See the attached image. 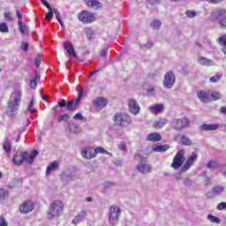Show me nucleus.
<instances>
[{
    "instance_id": "obj_49",
    "label": "nucleus",
    "mask_w": 226,
    "mask_h": 226,
    "mask_svg": "<svg viewBox=\"0 0 226 226\" xmlns=\"http://www.w3.org/2000/svg\"><path fill=\"white\" fill-rule=\"evenodd\" d=\"M73 119L76 121H84V117L82 116V113H77L74 117Z\"/></svg>"
},
{
    "instance_id": "obj_25",
    "label": "nucleus",
    "mask_w": 226,
    "mask_h": 226,
    "mask_svg": "<svg viewBox=\"0 0 226 226\" xmlns=\"http://www.w3.org/2000/svg\"><path fill=\"white\" fill-rule=\"evenodd\" d=\"M62 181L64 183H72V181H75V176H73L72 173L64 172L62 174Z\"/></svg>"
},
{
    "instance_id": "obj_2",
    "label": "nucleus",
    "mask_w": 226,
    "mask_h": 226,
    "mask_svg": "<svg viewBox=\"0 0 226 226\" xmlns=\"http://www.w3.org/2000/svg\"><path fill=\"white\" fill-rule=\"evenodd\" d=\"M63 207H64V205L61 201L55 200L47 212V219L54 220V218H58L63 213Z\"/></svg>"
},
{
    "instance_id": "obj_62",
    "label": "nucleus",
    "mask_w": 226,
    "mask_h": 226,
    "mask_svg": "<svg viewBox=\"0 0 226 226\" xmlns=\"http://www.w3.org/2000/svg\"><path fill=\"white\" fill-rule=\"evenodd\" d=\"M41 4L48 8V10H50L52 7H50V4L49 3H47V1L45 0H41Z\"/></svg>"
},
{
    "instance_id": "obj_48",
    "label": "nucleus",
    "mask_w": 226,
    "mask_h": 226,
    "mask_svg": "<svg viewBox=\"0 0 226 226\" xmlns=\"http://www.w3.org/2000/svg\"><path fill=\"white\" fill-rule=\"evenodd\" d=\"M53 13H55L56 20L61 22V13H59V11L57 9H53Z\"/></svg>"
},
{
    "instance_id": "obj_34",
    "label": "nucleus",
    "mask_w": 226,
    "mask_h": 226,
    "mask_svg": "<svg viewBox=\"0 0 226 226\" xmlns=\"http://www.w3.org/2000/svg\"><path fill=\"white\" fill-rule=\"evenodd\" d=\"M85 33L88 40H94V31L92 28H87Z\"/></svg>"
},
{
    "instance_id": "obj_40",
    "label": "nucleus",
    "mask_w": 226,
    "mask_h": 226,
    "mask_svg": "<svg viewBox=\"0 0 226 226\" xmlns=\"http://www.w3.org/2000/svg\"><path fill=\"white\" fill-rule=\"evenodd\" d=\"M152 27L153 29H160V27H162V21L158 19L154 20L152 23Z\"/></svg>"
},
{
    "instance_id": "obj_5",
    "label": "nucleus",
    "mask_w": 226,
    "mask_h": 226,
    "mask_svg": "<svg viewBox=\"0 0 226 226\" xmlns=\"http://www.w3.org/2000/svg\"><path fill=\"white\" fill-rule=\"evenodd\" d=\"M120 216H121V208L116 206L110 207L109 211V215H108L110 225H117Z\"/></svg>"
},
{
    "instance_id": "obj_58",
    "label": "nucleus",
    "mask_w": 226,
    "mask_h": 226,
    "mask_svg": "<svg viewBox=\"0 0 226 226\" xmlns=\"http://www.w3.org/2000/svg\"><path fill=\"white\" fill-rule=\"evenodd\" d=\"M34 64L37 66V68L40 66V64H41V59L40 56L35 57Z\"/></svg>"
},
{
    "instance_id": "obj_21",
    "label": "nucleus",
    "mask_w": 226,
    "mask_h": 226,
    "mask_svg": "<svg viewBox=\"0 0 226 226\" xmlns=\"http://www.w3.org/2000/svg\"><path fill=\"white\" fill-rule=\"evenodd\" d=\"M148 109L150 112H152V114H160V112H163L165 107L163 106V104H155L150 106Z\"/></svg>"
},
{
    "instance_id": "obj_18",
    "label": "nucleus",
    "mask_w": 226,
    "mask_h": 226,
    "mask_svg": "<svg viewBox=\"0 0 226 226\" xmlns=\"http://www.w3.org/2000/svg\"><path fill=\"white\" fill-rule=\"evenodd\" d=\"M88 151H90V154H91V156H88V158H96V154H98V153H102L103 154H109V152L102 147H99L95 149L89 148Z\"/></svg>"
},
{
    "instance_id": "obj_33",
    "label": "nucleus",
    "mask_w": 226,
    "mask_h": 226,
    "mask_svg": "<svg viewBox=\"0 0 226 226\" xmlns=\"http://www.w3.org/2000/svg\"><path fill=\"white\" fill-rule=\"evenodd\" d=\"M77 105H79V103H77V101H70L67 105H66V109L67 110H75V108L77 107Z\"/></svg>"
},
{
    "instance_id": "obj_51",
    "label": "nucleus",
    "mask_w": 226,
    "mask_h": 226,
    "mask_svg": "<svg viewBox=\"0 0 226 226\" xmlns=\"http://www.w3.org/2000/svg\"><path fill=\"white\" fill-rule=\"evenodd\" d=\"M0 226H8V222L3 215L0 216Z\"/></svg>"
},
{
    "instance_id": "obj_24",
    "label": "nucleus",
    "mask_w": 226,
    "mask_h": 226,
    "mask_svg": "<svg viewBox=\"0 0 226 226\" xmlns=\"http://www.w3.org/2000/svg\"><path fill=\"white\" fill-rule=\"evenodd\" d=\"M59 169V162L57 161L52 162L46 169V174L49 175L50 172H54Z\"/></svg>"
},
{
    "instance_id": "obj_1",
    "label": "nucleus",
    "mask_w": 226,
    "mask_h": 226,
    "mask_svg": "<svg viewBox=\"0 0 226 226\" xmlns=\"http://www.w3.org/2000/svg\"><path fill=\"white\" fill-rule=\"evenodd\" d=\"M39 154V152L37 150L32 151L30 154L27 152H21L19 154H17L13 156L12 161L14 165H22L24 162H26V163H33L34 162V158L37 157Z\"/></svg>"
},
{
    "instance_id": "obj_52",
    "label": "nucleus",
    "mask_w": 226,
    "mask_h": 226,
    "mask_svg": "<svg viewBox=\"0 0 226 226\" xmlns=\"http://www.w3.org/2000/svg\"><path fill=\"white\" fill-rule=\"evenodd\" d=\"M217 209L219 211H223V209H226V202H221L218 206H217Z\"/></svg>"
},
{
    "instance_id": "obj_9",
    "label": "nucleus",
    "mask_w": 226,
    "mask_h": 226,
    "mask_svg": "<svg viewBox=\"0 0 226 226\" xmlns=\"http://www.w3.org/2000/svg\"><path fill=\"white\" fill-rule=\"evenodd\" d=\"M78 19L80 20V22H83V24H91L94 22V15H93L91 12H88L87 11H82L78 14Z\"/></svg>"
},
{
    "instance_id": "obj_14",
    "label": "nucleus",
    "mask_w": 226,
    "mask_h": 226,
    "mask_svg": "<svg viewBox=\"0 0 226 226\" xmlns=\"http://www.w3.org/2000/svg\"><path fill=\"white\" fill-rule=\"evenodd\" d=\"M94 107H96V109H105L107 105L109 104V101L105 97H96L93 101Z\"/></svg>"
},
{
    "instance_id": "obj_16",
    "label": "nucleus",
    "mask_w": 226,
    "mask_h": 226,
    "mask_svg": "<svg viewBox=\"0 0 226 226\" xmlns=\"http://www.w3.org/2000/svg\"><path fill=\"white\" fill-rule=\"evenodd\" d=\"M198 64L201 66H216V63H215V61L205 56H200L198 58Z\"/></svg>"
},
{
    "instance_id": "obj_30",
    "label": "nucleus",
    "mask_w": 226,
    "mask_h": 226,
    "mask_svg": "<svg viewBox=\"0 0 226 226\" xmlns=\"http://www.w3.org/2000/svg\"><path fill=\"white\" fill-rule=\"evenodd\" d=\"M69 130L71 132V133H80L81 130H80V126H79V124H69Z\"/></svg>"
},
{
    "instance_id": "obj_7",
    "label": "nucleus",
    "mask_w": 226,
    "mask_h": 226,
    "mask_svg": "<svg viewBox=\"0 0 226 226\" xmlns=\"http://www.w3.org/2000/svg\"><path fill=\"white\" fill-rule=\"evenodd\" d=\"M185 163V150H178L171 163L172 169L177 170Z\"/></svg>"
},
{
    "instance_id": "obj_42",
    "label": "nucleus",
    "mask_w": 226,
    "mask_h": 226,
    "mask_svg": "<svg viewBox=\"0 0 226 226\" xmlns=\"http://www.w3.org/2000/svg\"><path fill=\"white\" fill-rule=\"evenodd\" d=\"M218 167V162L215 161H210L207 163V169H216Z\"/></svg>"
},
{
    "instance_id": "obj_53",
    "label": "nucleus",
    "mask_w": 226,
    "mask_h": 226,
    "mask_svg": "<svg viewBox=\"0 0 226 226\" xmlns=\"http://www.w3.org/2000/svg\"><path fill=\"white\" fill-rule=\"evenodd\" d=\"M153 47V42L152 41H147L146 44L143 46H140V49H151Z\"/></svg>"
},
{
    "instance_id": "obj_59",
    "label": "nucleus",
    "mask_w": 226,
    "mask_h": 226,
    "mask_svg": "<svg viewBox=\"0 0 226 226\" xmlns=\"http://www.w3.org/2000/svg\"><path fill=\"white\" fill-rule=\"evenodd\" d=\"M219 24L222 27H226V16H224V18L220 20Z\"/></svg>"
},
{
    "instance_id": "obj_20",
    "label": "nucleus",
    "mask_w": 226,
    "mask_h": 226,
    "mask_svg": "<svg viewBox=\"0 0 226 226\" xmlns=\"http://www.w3.org/2000/svg\"><path fill=\"white\" fill-rule=\"evenodd\" d=\"M137 169L141 174H149L151 172V165L147 163H140L137 166Z\"/></svg>"
},
{
    "instance_id": "obj_19",
    "label": "nucleus",
    "mask_w": 226,
    "mask_h": 226,
    "mask_svg": "<svg viewBox=\"0 0 226 226\" xmlns=\"http://www.w3.org/2000/svg\"><path fill=\"white\" fill-rule=\"evenodd\" d=\"M200 128L203 132H213L215 130H218L220 125L218 124H204Z\"/></svg>"
},
{
    "instance_id": "obj_64",
    "label": "nucleus",
    "mask_w": 226,
    "mask_h": 226,
    "mask_svg": "<svg viewBox=\"0 0 226 226\" xmlns=\"http://www.w3.org/2000/svg\"><path fill=\"white\" fill-rule=\"evenodd\" d=\"M149 4H160V0H147Z\"/></svg>"
},
{
    "instance_id": "obj_26",
    "label": "nucleus",
    "mask_w": 226,
    "mask_h": 226,
    "mask_svg": "<svg viewBox=\"0 0 226 226\" xmlns=\"http://www.w3.org/2000/svg\"><path fill=\"white\" fill-rule=\"evenodd\" d=\"M89 149H93V147H88L82 148V150H81L82 158H85L86 160H92V158H94V157H89V156H92Z\"/></svg>"
},
{
    "instance_id": "obj_46",
    "label": "nucleus",
    "mask_w": 226,
    "mask_h": 226,
    "mask_svg": "<svg viewBox=\"0 0 226 226\" xmlns=\"http://www.w3.org/2000/svg\"><path fill=\"white\" fill-rule=\"evenodd\" d=\"M37 77H38V76L35 75V79H32V80L30 81V87H31V89H35L36 87L38 86V83L36 82Z\"/></svg>"
},
{
    "instance_id": "obj_57",
    "label": "nucleus",
    "mask_w": 226,
    "mask_h": 226,
    "mask_svg": "<svg viewBox=\"0 0 226 226\" xmlns=\"http://www.w3.org/2000/svg\"><path fill=\"white\" fill-rule=\"evenodd\" d=\"M21 47H22V49H23V50H24L25 52H27V50H28V49H29V43H27V42H23L22 45H21Z\"/></svg>"
},
{
    "instance_id": "obj_10",
    "label": "nucleus",
    "mask_w": 226,
    "mask_h": 226,
    "mask_svg": "<svg viewBox=\"0 0 226 226\" xmlns=\"http://www.w3.org/2000/svg\"><path fill=\"white\" fill-rule=\"evenodd\" d=\"M198 156L199 155L197 154V153L192 152V154L187 158L185 164L182 166L180 171L186 172L187 170H190V168L192 167V165H193V163H195Z\"/></svg>"
},
{
    "instance_id": "obj_35",
    "label": "nucleus",
    "mask_w": 226,
    "mask_h": 226,
    "mask_svg": "<svg viewBox=\"0 0 226 226\" xmlns=\"http://www.w3.org/2000/svg\"><path fill=\"white\" fill-rule=\"evenodd\" d=\"M207 220H209V222H212V223H222V220H220V218L213 215L212 214H209L207 215Z\"/></svg>"
},
{
    "instance_id": "obj_44",
    "label": "nucleus",
    "mask_w": 226,
    "mask_h": 226,
    "mask_svg": "<svg viewBox=\"0 0 226 226\" xmlns=\"http://www.w3.org/2000/svg\"><path fill=\"white\" fill-rule=\"evenodd\" d=\"M48 10L49 12L46 14V20H52V17H54V10H52V7Z\"/></svg>"
},
{
    "instance_id": "obj_41",
    "label": "nucleus",
    "mask_w": 226,
    "mask_h": 226,
    "mask_svg": "<svg viewBox=\"0 0 226 226\" xmlns=\"http://www.w3.org/2000/svg\"><path fill=\"white\" fill-rule=\"evenodd\" d=\"M8 31H10L8 25L6 23H0V33H8Z\"/></svg>"
},
{
    "instance_id": "obj_45",
    "label": "nucleus",
    "mask_w": 226,
    "mask_h": 226,
    "mask_svg": "<svg viewBox=\"0 0 226 226\" xmlns=\"http://www.w3.org/2000/svg\"><path fill=\"white\" fill-rule=\"evenodd\" d=\"M70 119V116L64 114L58 117V123H61L62 121H68Z\"/></svg>"
},
{
    "instance_id": "obj_28",
    "label": "nucleus",
    "mask_w": 226,
    "mask_h": 226,
    "mask_svg": "<svg viewBox=\"0 0 226 226\" xmlns=\"http://www.w3.org/2000/svg\"><path fill=\"white\" fill-rule=\"evenodd\" d=\"M225 192V187L222 185H216L212 189V193L214 195H222Z\"/></svg>"
},
{
    "instance_id": "obj_37",
    "label": "nucleus",
    "mask_w": 226,
    "mask_h": 226,
    "mask_svg": "<svg viewBox=\"0 0 226 226\" xmlns=\"http://www.w3.org/2000/svg\"><path fill=\"white\" fill-rule=\"evenodd\" d=\"M221 79H222V73L218 72L210 78V82H212V84H215L216 82H220Z\"/></svg>"
},
{
    "instance_id": "obj_61",
    "label": "nucleus",
    "mask_w": 226,
    "mask_h": 226,
    "mask_svg": "<svg viewBox=\"0 0 226 226\" xmlns=\"http://www.w3.org/2000/svg\"><path fill=\"white\" fill-rule=\"evenodd\" d=\"M184 185L185 186H192V180H190L188 178L184 179Z\"/></svg>"
},
{
    "instance_id": "obj_29",
    "label": "nucleus",
    "mask_w": 226,
    "mask_h": 226,
    "mask_svg": "<svg viewBox=\"0 0 226 226\" xmlns=\"http://www.w3.org/2000/svg\"><path fill=\"white\" fill-rule=\"evenodd\" d=\"M169 147V145H158L153 147V151L155 153H165V151H168Z\"/></svg>"
},
{
    "instance_id": "obj_17",
    "label": "nucleus",
    "mask_w": 226,
    "mask_h": 226,
    "mask_svg": "<svg viewBox=\"0 0 226 226\" xmlns=\"http://www.w3.org/2000/svg\"><path fill=\"white\" fill-rule=\"evenodd\" d=\"M64 49H65L69 56H71L72 57H77V53L75 52V49L73 48V44H72V42H64Z\"/></svg>"
},
{
    "instance_id": "obj_27",
    "label": "nucleus",
    "mask_w": 226,
    "mask_h": 226,
    "mask_svg": "<svg viewBox=\"0 0 226 226\" xmlns=\"http://www.w3.org/2000/svg\"><path fill=\"white\" fill-rule=\"evenodd\" d=\"M87 5L90 6V8H100L102 7V3L96 0H85Z\"/></svg>"
},
{
    "instance_id": "obj_12",
    "label": "nucleus",
    "mask_w": 226,
    "mask_h": 226,
    "mask_svg": "<svg viewBox=\"0 0 226 226\" xmlns=\"http://www.w3.org/2000/svg\"><path fill=\"white\" fill-rule=\"evenodd\" d=\"M128 107H129V112H131V114H133V116H137V114L140 112V106L139 105V102L135 101V99L129 100Z\"/></svg>"
},
{
    "instance_id": "obj_4",
    "label": "nucleus",
    "mask_w": 226,
    "mask_h": 226,
    "mask_svg": "<svg viewBox=\"0 0 226 226\" xmlns=\"http://www.w3.org/2000/svg\"><path fill=\"white\" fill-rule=\"evenodd\" d=\"M113 119L118 126H128L132 124V117L126 113H116Z\"/></svg>"
},
{
    "instance_id": "obj_15",
    "label": "nucleus",
    "mask_w": 226,
    "mask_h": 226,
    "mask_svg": "<svg viewBox=\"0 0 226 226\" xmlns=\"http://www.w3.org/2000/svg\"><path fill=\"white\" fill-rule=\"evenodd\" d=\"M86 216H87V212L86 211V209H82L73 218V220H72L73 225H79V223H82V222H84V220H86Z\"/></svg>"
},
{
    "instance_id": "obj_55",
    "label": "nucleus",
    "mask_w": 226,
    "mask_h": 226,
    "mask_svg": "<svg viewBox=\"0 0 226 226\" xmlns=\"http://www.w3.org/2000/svg\"><path fill=\"white\" fill-rule=\"evenodd\" d=\"M207 1V3H210V4H220V3H222V1L223 0H205Z\"/></svg>"
},
{
    "instance_id": "obj_43",
    "label": "nucleus",
    "mask_w": 226,
    "mask_h": 226,
    "mask_svg": "<svg viewBox=\"0 0 226 226\" xmlns=\"http://www.w3.org/2000/svg\"><path fill=\"white\" fill-rule=\"evenodd\" d=\"M222 98V94L218 92H213L211 94V99L215 102L216 100H220Z\"/></svg>"
},
{
    "instance_id": "obj_8",
    "label": "nucleus",
    "mask_w": 226,
    "mask_h": 226,
    "mask_svg": "<svg viewBox=\"0 0 226 226\" xmlns=\"http://www.w3.org/2000/svg\"><path fill=\"white\" fill-rule=\"evenodd\" d=\"M174 84H176V76L174 72L170 71L164 75L163 87H166V89H172Z\"/></svg>"
},
{
    "instance_id": "obj_54",
    "label": "nucleus",
    "mask_w": 226,
    "mask_h": 226,
    "mask_svg": "<svg viewBox=\"0 0 226 226\" xmlns=\"http://www.w3.org/2000/svg\"><path fill=\"white\" fill-rule=\"evenodd\" d=\"M57 105H58V107H60L61 109L66 107V100L62 99L61 102H58Z\"/></svg>"
},
{
    "instance_id": "obj_63",
    "label": "nucleus",
    "mask_w": 226,
    "mask_h": 226,
    "mask_svg": "<svg viewBox=\"0 0 226 226\" xmlns=\"http://www.w3.org/2000/svg\"><path fill=\"white\" fill-rule=\"evenodd\" d=\"M4 19H5V20H12L11 13L6 12V13L4 14Z\"/></svg>"
},
{
    "instance_id": "obj_11",
    "label": "nucleus",
    "mask_w": 226,
    "mask_h": 226,
    "mask_svg": "<svg viewBox=\"0 0 226 226\" xmlns=\"http://www.w3.org/2000/svg\"><path fill=\"white\" fill-rule=\"evenodd\" d=\"M225 13H226L225 9L217 8L212 11L211 19H213L214 20H218L220 24V20H222L223 19H225Z\"/></svg>"
},
{
    "instance_id": "obj_31",
    "label": "nucleus",
    "mask_w": 226,
    "mask_h": 226,
    "mask_svg": "<svg viewBox=\"0 0 226 226\" xmlns=\"http://www.w3.org/2000/svg\"><path fill=\"white\" fill-rule=\"evenodd\" d=\"M165 124H167V119L165 118H160L159 120L154 123V128H163Z\"/></svg>"
},
{
    "instance_id": "obj_56",
    "label": "nucleus",
    "mask_w": 226,
    "mask_h": 226,
    "mask_svg": "<svg viewBox=\"0 0 226 226\" xmlns=\"http://www.w3.org/2000/svg\"><path fill=\"white\" fill-rule=\"evenodd\" d=\"M28 111L31 112V114H34V112H36V109H34V104H29Z\"/></svg>"
},
{
    "instance_id": "obj_47",
    "label": "nucleus",
    "mask_w": 226,
    "mask_h": 226,
    "mask_svg": "<svg viewBox=\"0 0 226 226\" xmlns=\"http://www.w3.org/2000/svg\"><path fill=\"white\" fill-rule=\"evenodd\" d=\"M186 16L189 17V19H193V17H197V12L195 11H187Z\"/></svg>"
},
{
    "instance_id": "obj_39",
    "label": "nucleus",
    "mask_w": 226,
    "mask_h": 226,
    "mask_svg": "<svg viewBox=\"0 0 226 226\" xmlns=\"http://www.w3.org/2000/svg\"><path fill=\"white\" fill-rule=\"evenodd\" d=\"M8 197V191L6 189H0V200H4Z\"/></svg>"
},
{
    "instance_id": "obj_3",
    "label": "nucleus",
    "mask_w": 226,
    "mask_h": 226,
    "mask_svg": "<svg viewBox=\"0 0 226 226\" xmlns=\"http://www.w3.org/2000/svg\"><path fill=\"white\" fill-rule=\"evenodd\" d=\"M20 100H22V91L16 90L11 93L10 101H9V110L11 112H15V110H19V107L20 106Z\"/></svg>"
},
{
    "instance_id": "obj_38",
    "label": "nucleus",
    "mask_w": 226,
    "mask_h": 226,
    "mask_svg": "<svg viewBox=\"0 0 226 226\" xmlns=\"http://www.w3.org/2000/svg\"><path fill=\"white\" fill-rule=\"evenodd\" d=\"M19 31L21 34H26L27 33V26L22 24V21H18Z\"/></svg>"
},
{
    "instance_id": "obj_22",
    "label": "nucleus",
    "mask_w": 226,
    "mask_h": 226,
    "mask_svg": "<svg viewBox=\"0 0 226 226\" xmlns=\"http://www.w3.org/2000/svg\"><path fill=\"white\" fill-rule=\"evenodd\" d=\"M147 140L149 142H160L162 140V135L158 132L150 133L147 136Z\"/></svg>"
},
{
    "instance_id": "obj_50",
    "label": "nucleus",
    "mask_w": 226,
    "mask_h": 226,
    "mask_svg": "<svg viewBox=\"0 0 226 226\" xmlns=\"http://www.w3.org/2000/svg\"><path fill=\"white\" fill-rule=\"evenodd\" d=\"M82 96H84V91L80 90L78 94L77 99H75L76 103H80V100H82Z\"/></svg>"
},
{
    "instance_id": "obj_6",
    "label": "nucleus",
    "mask_w": 226,
    "mask_h": 226,
    "mask_svg": "<svg viewBox=\"0 0 226 226\" xmlns=\"http://www.w3.org/2000/svg\"><path fill=\"white\" fill-rule=\"evenodd\" d=\"M171 126L174 128V130L181 132V130H185V128H188L190 126V119H188L186 117L173 119L171 122Z\"/></svg>"
},
{
    "instance_id": "obj_32",
    "label": "nucleus",
    "mask_w": 226,
    "mask_h": 226,
    "mask_svg": "<svg viewBox=\"0 0 226 226\" xmlns=\"http://www.w3.org/2000/svg\"><path fill=\"white\" fill-rule=\"evenodd\" d=\"M3 148L5 151V153H11V141L6 139L3 144Z\"/></svg>"
},
{
    "instance_id": "obj_60",
    "label": "nucleus",
    "mask_w": 226,
    "mask_h": 226,
    "mask_svg": "<svg viewBox=\"0 0 226 226\" xmlns=\"http://www.w3.org/2000/svg\"><path fill=\"white\" fill-rule=\"evenodd\" d=\"M118 149H120V151H126V145L124 143H120L118 145Z\"/></svg>"
},
{
    "instance_id": "obj_23",
    "label": "nucleus",
    "mask_w": 226,
    "mask_h": 226,
    "mask_svg": "<svg viewBox=\"0 0 226 226\" xmlns=\"http://www.w3.org/2000/svg\"><path fill=\"white\" fill-rule=\"evenodd\" d=\"M197 96L200 102H206L209 100V92L200 90L197 92Z\"/></svg>"
},
{
    "instance_id": "obj_13",
    "label": "nucleus",
    "mask_w": 226,
    "mask_h": 226,
    "mask_svg": "<svg viewBox=\"0 0 226 226\" xmlns=\"http://www.w3.org/2000/svg\"><path fill=\"white\" fill-rule=\"evenodd\" d=\"M34 209V203L31 200H26L20 206L19 211L23 215H27V213H31Z\"/></svg>"
},
{
    "instance_id": "obj_36",
    "label": "nucleus",
    "mask_w": 226,
    "mask_h": 226,
    "mask_svg": "<svg viewBox=\"0 0 226 226\" xmlns=\"http://www.w3.org/2000/svg\"><path fill=\"white\" fill-rule=\"evenodd\" d=\"M181 144L183 146H190L192 145V139L185 135L181 136Z\"/></svg>"
}]
</instances>
